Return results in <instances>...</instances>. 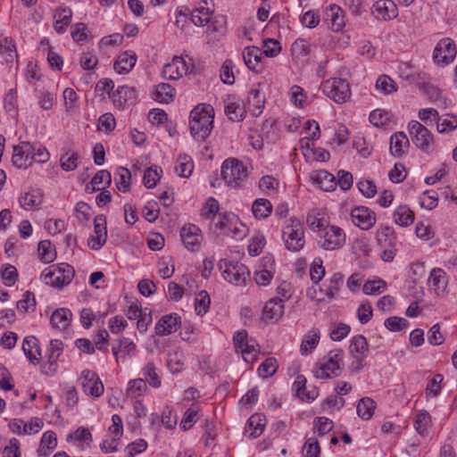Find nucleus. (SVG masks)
Here are the masks:
<instances>
[{
	"label": "nucleus",
	"instance_id": "37998d69",
	"mask_svg": "<svg viewBox=\"0 0 457 457\" xmlns=\"http://www.w3.org/2000/svg\"><path fill=\"white\" fill-rule=\"evenodd\" d=\"M264 97L261 96V93L259 89L253 88L251 89L248 96V104L250 107H253L251 110L253 115L258 116L262 113V108L264 106Z\"/></svg>",
	"mask_w": 457,
	"mask_h": 457
},
{
	"label": "nucleus",
	"instance_id": "4468645a",
	"mask_svg": "<svg viewBox=\"0 0 457 457\" xmlns=\"http://www.w3.org/2000/svg\"><path fill=\"white\" fill-rule=\"evenodd\" d=\"M181 240L189 251L199 250L203 239L200 228L194 224H187L180 230Z\"/></svg>",
	"mask_w": 457,
	"mask_h": 457
},
{
	"label": "nucleus",
	"instance_id": "58836bf2",
	"mask_svg": "<svg viewBox=\"0 0 457 457\" xmlns=\"http://www.w3.org/2000/svg\"><path fill=\"white\" fill-rule=\"evenodd\" d=\"M272 208V204L268 199L259 198L253 202L252 212L255 218L265 219L271 213Z\"/></svg>",
	"mask_w": 457,
	"mask_h": 457
},
{
	"label": "nucleus",
	"instance_id": "49530a36",
	"mask_svg": "<svg viewBox=\"0 0 457 457\" xmlns=\"http://www.w3.org/2000/svg\"><path fill=\"white\" fill-rule=\"evenodd\" d=\"M38 255L43 262H52L56 256L55 251L52 248L49 240H42L38 244Z\"/></svg>",
	"mask_w": 457,
	"mask_h": 457
},
{
	"label": "nucleus",
	"instance_id": "2eb2a0df",
	"mask_svg": "<svg viewBox=\"0 0 457 457\" xmlns=\"http://www.w3.org/2000/svg\"><path fill=\"white\" fill-rule=\"evenodd\" d=\"M353 224L361 229L368 230L376 223V214L365 206H357L351 212Z\"/></svg>",
	"mask_w": 457,
	"mask_h": 457
},
{
	"label": "nucleus",
	"instance_id": "f257e3e1",
	"mask_svg": "<svg viewBox=\"0 0 457 457\" xmlns=\"http://www.w3.org/2000/svg\"><path fill=\"white\" fill-rule=\"evenodd\" d=\"M214 110L210 104H199L190 112L189 128L195 139L204 141L213 129Z\"/></svg>",
	"mask_w": 457,
	"mask_h": 457
},
{
	"label": "nucleus",
	"instance_id": "4be33fe9",
	"mask_svg": "<svg viewBox=\"0 0 457 457\" xmlns=\"http://www.w3.org/2000/svg\"><path fill=\"white\" fill-rule=\"evenodd\" d=\"M137 56L135 53L126 51L120 54L113 64V69L120 74L129 72L135 66Z\"/></svg>",
	"mask_w": 457,
	"mask_h": 457
},
{
	"label": "nucleus",
	"instance_id": "cd10ccee",
	"mask_svg": "<svg viewBox=\"0 0 457 457\" xmlns=\"http://www.w3.org/2000/svg\"><path fill=\"white\" fill-rule=\"evenodd\" d=\"M262 53L259 47L246 46L243 52V58L245 65L251 71H259L258 66L261 62Z\"/></svg>",
	"mask_w": 457,
	"mask_h": 457
},
{
	"label": "nucleus",
	"instance_id": "5701e85b",
	"mask_svg": "<svg viewBox=\"0 0 457 457\" xmlns=\"http://www.w3.org/2000/svg\"><path fill=\"white\" fill-rule=\"evenodd\" d=\"M22 351L30 362L33 364L38 363L41 357V352L37 339L35 337L29 336L24 338L22 343Z\"/></svg>",
	"mask_w": 457,
	"mask_h": 457
},
{
	"label": "nucleus",
	"instance_id": "680f3d73",
	"mask_svg": "<svg viewBox=\"0 0 457 457\" xmlns=\"http://www.w3.org/2000/svg\"><path fill=\"white\" fill-rule=\"evenodd\" d=\"M1 276L4 285L12 287L18 278L17 269L13 265L6 264L1 270Z\"/></svg>",
	"mask_w": 457,
	"mask_h": 457
},
{
	"label": "nucleus",
	"instance_id": "69168bd1",
	"mask_svg": "<svg viewBox=\"0 0 457 457\" xmlns=\"http://www.w3.org/2000/svg\"><path fill=\"white\" fill-rule=\"evenodd\" d=\"M36 306L35 295L32 292L27 291L23 295V298L18 301L17 309L19 311H23L24 312L29 310H34Z\"/></svg>",
	"mask_w": 457,
	"mask_h": 457
},
{
	"label": "nucleus",
	"instance_id": "0e129e2a",
	"mask_svg": "<svg viewBox=\"0 0 457 457\" xmlns=\"http://www.w3.org/2000/svg\"><path fill=\"white\" fill-rule=\"evenodd\" d=\"M408 324L409 322L407 320L397 316L387 318L384 322L385 327L393 332L400 331L405 328Z\"/></svg>",
	"mask_w": 457,
	"mask_h": 457
},
{
	"label": "nucleus",
	"instance_id": "ea45409f",
	"mask_svg": "<svg viewBox=\"0 0 457 457\" xmlns=\"http://www.w3.org/2000/svg\"><path fill=\"white\" fill-rule=\"evenodd\" d=\"M194 169L192 159L187 155H179L175 165L176 173L181 178H188Z\"/></svg>",
	"mask_w": 457,
	"mask_h": 457
},
{
	"label": "nucleus",
	"instance_id": "6e6d98bb",
	"mask_svg": "<svg viewBox=\"0 0 457 457\" xmlns=\"http://www.w3.org/2000/svg\"><path fill=\"white\" fill-rule=\"evenodd\" d=\"M112 353L117 358L119 353H124L125 355H132L136 351V345L129 338L122 337L120 339L119 346L112 347Z\"/></svg>",
	"mask_w": 457,
	"mask_h": 457
},
{
	"label": "nucleus",
	"instance_id": "393cba45",
	"mask_svg": "<svg viewBox=\"0 0 457 457\" xmlns=\"http://www.w3.org/2000/svg\"><path fill=\"white\" fill-rule=\"evenodd\" d=\"M265 425L266 419L264 416L258 413L253 414L249 418L247 421L245 433L249 434L251 438H256L262 434Z\"/></svg>",
	"mask_w": 457,
	"mask_h": 457
},
{
	"label": "nucleus",
	"instance_id": "e433bc0d",
	"mask_svg": "<svg viewBox=\"0 0 457 457\" xmlns=\"http://www.w3.org/2000/svg\"><path fill=\"white\" fill-rule=\"evenodd\" d=\"M377 240L381 247L396 245V235L393 228L381 227L377 232Z\"/></svg>",
	"mask_w": 457,
	"mask_h": 457
},
{
	"label": "nucleus",
	"instance_id": "f3484780",
	"mask_svg": "<svg viewBox=\"0 0 457 457\" xmlns=\"http://www.w3.org/2000/svg\"><path fill=\"white\" fill-rule=\"evenodd\" d=\"M180 324V317L177 313L162 316L155 325V333L158 336H168L175 332Z\"/></svg>",
	"mask_w": 457,
	"mask_h": 457
},
{
	"label": "nucleus",
	"instance_id": "c9c22d12",
	"mask_svg": "<svg viewBox=\"0 0 457 457\" xmlns=\"http://www.w3.org/2000/svg\"><path fill=\"white\" fill-rule=\"evenodd\" d=\"M175 96V89L167 83H161L155 87L154 99L159 103H169Z\"/></svg>",
	"mask_w": 457,
	"mask_h": 457
},
{
	"label": "nucleus",
	"instance_id": "72a5a7b5",
	"mask_svg": "<svg viewBox=\"0 0 457 457\" xmlns=\"http://www.w3.org/2000/svg\"><path fill=\"white\" fill-rule=\"evenodd\" d=\"M305 386H306L305 377L303 375H299V376H297L295 381L293 384V389L295 391L296 395L301 400H305V399L306 400H314L318 395V392L315 390L306 392Z\"/></svg>",
	"mask_w": 457,
	"mask_h": 457
},
{
	"label": "nucleus",
	"instance_id": "6ab92c4d",
	"mask_svg": "<svg viewBox=\"0 0 457 457\" xmlns=\"http://www.w3.org/2000/svg\"><path fill=\"white\" fill-rule=\"evenodd\" d=\"M54 271V287L62 288L70 284L74 277L75 270L68 263L53 265Z\"/></svg>",
	"mask_w": 457,
	"mask_h": 457
},
{
	"label": "nucleus",
	"instance_id": "3c124183",
	"mask_svg": "<svg viewBox=\"0 0 457 457\" xmlns=\"http://www.w3.org/2000/svg\"><path fill=\"white\" fill-rule=\"evenodd\" d=\"M112 182L111 173L105 170H99L92 179L91 184L94 190H100L109 186Z\"/></svg>",
	"mask_w": 457,
	"mask_h": 457
},
{
	"label": "nucleus",
	"instance_id": "412c9836",
	"mask_svg": "<svg viewBox=\"0 0 457 457\" xmlns=\"http://www.w3.org/2000/svg\"><path fill=\"white\" fill-rule=\"evenodd\" d=\"M373 13L379 19L391 20L397 16V7L392 0H378L373 4Z\"/></svg>",
	"mask_w": 457,
	"mask_h": 457
},
{
	"label": "nucleus",
	"instance_id": "aec40b11",
	"mask_svg": "<svg viewBox=\"0 0 457 457\" xmlns=\"http://www.w3.org/2000/svg\"><path fill=\"white\" fill-rule=\"evenodd\" d=\"M283 300L280 298H271L264 305L262 309V320L264 321L278 320L284 314Z\"/></svg>",
	"mask_w": 457,
	"mask_h": 457
},
{
	"label": "nucleus",
	"instance_id": "774afa93",
	"mask_svg": "<svg viewBox=\"0 0 457 457\" xmlns=\"http://www.w3.org/2000/svg\"><path fill=\"white\" fill-rule=\"evenodd\" d=\"M305 457H320V447L316 438L311 437L306 440L303 445Z\"/></svg>",
	"mask_w": 457,
	"mask_h": 457
},
{
	"label": "nucleus",
	"instance_id": "7c9ffc66",
	"mask_svg": "<svg viewBox=\"0 0 457 457\" xmlns=\"http://www.w3.org/2000/svg\"><path fill=\"white\" fill-rule=\"evenodd\" d=\"M312 179H314L324 191H333L337 187L336 178L333 174L329 173L327 170H321L316 171L312 175Z\"/></svg>",
	"mask_w": 457,
	"mask_h": 457
},
{
	"label": "nucleus",
	"instance_id": "79ce46f5",
	"mask_svg": "<svg viewBox=\"0 0 457 457\" xmlns=\"http://www.w3.org/2000/svg\"><path fill=\"white\" fill-rule=\"evenodd\" d=\"M225 113L232 121H239L243 119L244 108L228 97L225 102Z\"/></svg>",
	"mask_w": 457,
	"mask_h": 457
},
{
	"label": "nucleus",
	"instance_id": "20e7f679",
	"mask_svg": "<svg viewBox=\"0 0 457 457\" xmlns=\"http://www.w3.org/2000/svg\"><path fill=\"white\" fill-rule=\"evenodd\" d=\"M219 267L222 270L224 279L230 284L241 287L245 286L250 280V271L243 263L220 260Z\"/></svg>",
	"mask_w": 457,
	"mask_h": 457
},
{
	"label": "nucleus",
	"instance_id": "7ed1b4c3",
	"mask_svg": "<svg viewBox=\"0 0 457 457\" xmlns=\"http://www.w3.org/2000/svg\"><path fill=\"white\" fill-rule=\"evenodd\" d=\"M344 351L342 349L331 350L322 361L319 362L318 370L315 371L317 378L325 379L338 377L341 374V363L343 361Z\"/></svg>",
	"mask_w": 457,
	"mask_h": 457
},
{
	"label": "nucleus",
	"instance_id": "c85d7f7f",
	"mask_svg": "<svg viewBox=\"0 0 457 457\" xmlns=\"http://www.w3.org/2000/svg\"><path fill=\"white\" fill-rule=\"evenodd\" d=\"M327 19L331 21V29L334 31H339L345 24V13L341 7L336 4H331L326 12Z\"/></svg>",
	"mask_w": 457,
	"mask_h": 457
},
{
	"label": "nucleus",
	"instance_id": "f8f14e48",
	"mask_svg": "<svg viewBox=\"0 0 457 457\" xmlns=\"http://www.w3.org/2000/svg\"><path fill=\"white\" fill-rule=\"evenodd\" d=\"M79 384L87 395L94 397H99L104 393V385L93 370H83L79 378Z\"/></svg>",
	"mask_w": 457,
	"mask_h": 457
},
{
	"label": "nucleus",
	"instance_id": "052dcab7",
	"mask_svg": "<svg viewBox=\"0 0 457 457\" xmlns=\"http://www.w3.org/2000/svg\"><path fill=\"white\" fill-rule=\"evenodd\" d=\"M210 296L206 291H201L195 302V310L198 315L205 314L210 306Z\"/></svg>",
	"mask_w": 457,
	"mask_h": 457
},
{
	"label": "nucleus",
	"instance_id": "9d476101",
	"mask_svg": "<svg viewBox=\"0 0 457 457\" xmlns=\"http://www.w3.org/2000/svg\"><path fill=\"white\" fill-rule=\"evenodd\" d=\"M455 44L449 37L441 39L436 46L433 52L434 62L443 66L452 62L455 58Z\"/></svg>",
	"mask_w": 457,
	"mask_h": 457
},
{
	"label": "nucleus",
	"instance_id": "13d9d810",
	"mask_svg": "<svg viewBox=\"0 0 457 457\" xmlns=\"http://www.w3.org/2000/svg\"><path fill=\"white\" fill-rule=\"evenodd\" d=\"M306 223L311 229L319 233L328 226V222L324 219L318 217L316 211H312L307 214Z\"/></svg>",
	"mask_w": 457,
	"mask_h": 457
},
{
	"label": "nucleus",
	"instance_id": "a18cd8bd",
	"mask_svg": "<svg viewBox=\"0 0 457 457\" xmlns=\"http://www.w3.org/2000/svg\"><path fill=\"white\" fill-rule=\"evenodd\" d=\"M57 445V438L54 432L49 430L43 434V436L40 441V448L38 449V454L43 456H47L48 453L44 452V449L46 448L47 451L54 450Z\"/></svg>",
	"mask_w": 457,
	"mask_h": 457
},
{
	"label": "nucleus",
	"instance_id": "2f4dec72",
	"mask_svg": "<svg viewBox=\"0 0 457 457\" xmlns=\"http://www.w3.org/2000/svg\"><path fill=\"white\" fill-rule=\"evenodd\" d=\"M394 220L397 225L408 227L414 221V213L406 205H400L394 212Z\"/></svg>",
	"mask_w": 457,
	"mask_h": 457
},
{
	"label": "nucleus",
	"instance_id": "603ef678",
	"mask_svg": "<svg viewBox=\"0 0 457 457\" xmlns=\"http://www.w3.org/2000/svg\"><path fill=\"white\" fill-rule=\"evenodd\" d=\"M333 421L327 417H318L313 421V431L320 436H322L331 431Z\"/></svg>",
	"mask_w": 457,
	"mask_h": 457
},
{
	"label": "nucleus",
	"instance_id": "e2e57ef3",
	"mask_svg": "<svg viewBox=\"0 0 457 457\" xmlns=\"http://www.w3.org/2000/svg\"><path fill=\"white\" fill-rule=\"evenodd\" d=\"M429 423L430 416L426 411H420L417 413L414 428L419 434L424 435Z\"/></svg>",
	"mask_w": 457,
	"mask_h": 457
},
{
	"label": "nucleus",
	"instance_id": "f03ea898",
	"mask_svg": "<svg viewBox=\"0 0 457 457\" xmlns=\"http://www.w3.org/2000/svg\"><path fill=\"white\" fill-rule=\"evenodd\" d=\"M286 248L290 252H299L305 244L304 229L302 222L296 218H290L282 231Z\"/></svg>",
	"mask_w": 457,
	"mask_h": 457
},
{
	"label": "nucleus",
	"instance_id": "0eeeda50",
	"mask_svg": "<svg viewBox=\"0 0 457 457\" xmlns=\"http://www.w3.org/2000/svg\"><path fill=\"white\" fill-rule=\"evenodd\" d=\"M409 134L413 144L425 153L432 151L434 137L430 131L420 122L411 120L408 124Z\"/></svg>",
	"mask_w": 457,
	"mask_h": 457
},
{
	"label": "nucleus",
	"instance_id": "de8ad7c7",
	"mask_svg": "<svg viewBox=\"0 0 457 457\" xmlns=\"http://www.w3.org/2000/svg\"><path fill=\"white\" fill-rule=\"evenodd\" d=\"M162 172V170L157 166L146 169L143 178L144 185L147 188H154L160 180Z\"/></svg>",
	"mask_w": 457,
	"mask_h": 457
},
{
	"label": "nucleus",
	"instance_id": "b1692460",
	"mask_svg": "<svg viewBox=\"0 0 457 457\" xmlns=\"http://www.w3.org/2000/svg\"><path fill=\"white\" fill-rule=\"evenodd\" d=\"M428 284L436 295L444 294L447 287V278L445 270L440 268L433 269L430 272Z\"/></svg>",
	"mask_w": 457,
	"mask_h": 457
},
{
	"label": "nucleus",
	"instance_id": "a878e982",
	"mask_svg": "<svg viewBox=\"0 0 457 457\" xmlns=\"http://www.w3.org/2000/svg\"><path fill=\"white\" fill-rule=\"evenodd\" d=\"M410 145L409 139L403 132H395L390 138V152L394 156L401 157Z\"/></svg>",
	"mask_w": 457,
	"mask_h": 457
},
{
	"label": "nucleus",
	"instance_id": "4d7b16f0",
	"mask_svg": "<svg viewBox=\"0 0 457 457\" xmlns=\"http://www.w3.org/2000/svg\"><path fill=\"white\" fill-rule=\"evenodd\" d=\"M343 283V275L341 273H335L330 278L328 284L326 286L325 295L332 299L339 291L340 285Z\"/></svg>",
	"mask_w": 457,
	"mask_h": 457
},
{
	"label": "nucleus",
	"instance_id": "39448f33",
	"mask_svg": "<svg viewBox=\"0 0 457 457\" xmlns=\"http://www.w3.org/2000/svg\"><path fill=\"white\" fill-rule=\"evenodd\" d=\"M223 179L232 188H237L247 176V170L244 164L237 159H227L221 166Z\"/></svg>",
	"mask_w": 457,
	"mask_h": 457
},
{
	"label": "nucleus",
	"instance_id": "338daca9",
	"mask_svg": "<svg viewBox=\"0 0 457 457\" xmlns=\"http://www.w3.org/2000/svg\"><path fill=\"white\" fill-rule=\"evenodd\" d=\"M232 68L233 62L231 60H226L222 64L220 76L223 83L232 85L235 82Z\"/></svg>",
	"mask_w": 457,
	"mask_h": 457
},
{
	"label": "nucleus",
	"instance_id": "c756f323",
	"mask_svg": "<svg viewBox=\"0 0 457 457\" xmlns=\"http://www.w3.org/2000/svg\"><path fill=\"white\" fill-rule=\"evenodd\" d=\"M72 12L70 8H61L58 9L54 15V29L58 33H63L66 30V28L70 25L71 21Z\"/></svg>",
	"mask_w": 457,
	"mask_h": 457
},
{
	"label": "nucleus",
	"instance_id": "ddd939ff",
	"mask_svg": "<svg viewBox=\"0 0 457 457\" xmlns=\"http://www.w3.org/2000/svg\"><path fill=\"white\" fill-rule=\"evenodd\" d=\"M192 71L183 57L175 56L172 62L163 66L162 74L164 79L176 80Z\"/></svg>",
	"mask_w": 457,
	"mask_h": 457
},
{
	"label": "nucleus",
	"instance_id": "a19ab883",
	"mask_svg": "<svg viewBox=\"0 0 457 457\" xmlns=\"http://www.w3.org/2000/svg\"><path fill=\"white\" fill-rule=\"evenodd\" d=\"M376 403L370 397L361 398L357 405V414L362 420H370L375 411Z\"/></svg>",
	"mask_w": 457,
	"mask_h": 457
},
{
	"label": "nucleus",
	"instance_id": "423d86ee",
	"mask_svg": "<svg viewBox=\"0 0 457 457\" xmlns=\"http://www.w3.org/2000/svg\"><path fill=\"white\" fill-rule=\"evenodd\" d=\"M319 245L327 251H334L343 247L346 236L345 231L335 225L327 226L319 235Z\"/></svg>",
	"mask_w": 457,
	"mask_h": 457
},
{
	"label": "nucleus",
	"instance_id": "c03bdc74",
	"mask_svg": "<svg viewBox=\"0 0 457 457\" xmlns=\"http://www.w3.org/2000/svg\"><path fill=\"white\" fill-rule=\"evenodd\" d=\"M20 204L26 210L38 206L42 203V195L37 190L26 193L20 198Z\"/></svg>",
	"mask_w": 457,
	"mask_h": 457
},
{
	"label": "nucleus",
	"instance_id": "5fc2aeb1",
	"mask_svg": "<svg viewBox=\"0 0 457 457\" xmlns=\"http://www.w3.org/2000/svg\"><path fill=\"white\" fill-rule=\"evenodd\" d=\"M376 88L383 94H391L397 89L395 82L388 76L382 75L378 77L376 82Z\"/></svg>",
	"mask_w": 457,
	"mask_h": 457
},
{
	"label": "nucleus",
	"instance_id": "8fccbe9b",
	"mask_svg": "<svg viewBox=\"0 0 457 457\" xmlns=\"http://www.w3.org/2000/svg\"><path fill=\"white\" fill-rule=\"evenodd\" d=\"M143 375L145 382L154 387L161 386V378L156 372V368L154 362H148L143 369Z\"/></svg>",
	"mask_w": 457,
	"mask_h": 457
},
{
	"label": "nucleus",
	"instance_id": "1a4fd4ad",
	"mask_svg": "<svg viewBox=\"0 0 457 457\" xmlns=\"http://www.w3.org/2000/svg\"><path fill=\"white\" fill-rule=\"evenodd\" d=\"M233 343L235 349L241 353L246 362L251 363L256 361V356L260 351L259 345L253 339H248L245 330L237 332L233 337Z\"/></svg>",
	"mask_w": 457,
	"mask_h": 457
},
{
	"label": "nucleus",
	"instance_id": "9b49d317",
	"mask_svg": "<svg viewBox=\"0 0 457 457\" xmlns=\"http://www.w3.org/2000/svg\"><path fill=\"white\" fill-rule=\"evenodd\" d=\"M35 145L29 142H21L18 145H13V154L12 162L19 169H26L34 160Z\"/></svg>",
	"mask_w": 457,
	"mask_h": 457
},
{
	"label": "nucleus",
	"instance_id": "864d4df0",
	"mask_svg": "<svg viewBox=\"0 0 457 457\" xmlns=\"http://www.w3.org/2000/svg\"><path fill=\"white\" fill-rule=\"evenodd\" d=\"M234 223H238V218L234 213H223L215 226L222 230L224 234L229 236Z\"/></svg>",
	"mask_w": 457,
	"mask_h": 457
},
{
	"label": "nucleus",
	"instance_id": "a211bd4d",
	"mask_svg": "<svg viewBox=\"0 0 457 457\" xmlns=\"http://www.w3.org/2000/svg\"><path fill=\"white\" fill-rule=\"evenodd\" d=\"M112 98L115 106L124 109L127 104L136 101L137 91L134 87L120 86L112 93Z\"/></svg>",
	"mask_w": 457,
	"mask_h": 457
},
{
	"label": "nucleus",
	"instance_id": "6e6552de",
	"mask_svg": "<svg viewBox=\"0 0 457 457\" xmlns=\"http://www.w3.org/2000/svg\"><path fill=\"white\" fill-rule=\"evenodd\" d=\"M323 93L337 104L345 103L351 96L349 84L345 79L333 78L322 83Z\"/></svg>",
	"mask_w": 457,
	"mask_h": 457
},
{
	"label": "nucleus",
	"instance_id": "f704fd0d",
	"mask_svg": "<svg viewBox=\"0 0 457 457\" xmlns=\"http://www.w3.org/2000/svg\"><path fill=\"white\" fill-rule=\"evenodd\" d=\"M369 353V344L365 337L361 335L354 336L349 345V353L351 355H363L366 357Z\"/></svg>",
	"mask_w": 457,
	"mask_h": 457
},
{
	"label": "nucleus",
	"instance_id": "bb28decb",
	"mask_svg": "<svg viewBox=\"0 0 457 457\" xmlns=\"http://www.w3.org/2000/svg\"><path fill=\"white\" fill-rule=\"evenodd\" d=\"M72 319V312L66 308L55 310L50 318V322L54 328L65 329L69 327Z\"/></svg>",
	"mask_w": 457,
	"mask_h": 457
},
{
	"label": "nucleus",
	"instance_id": "4c0bfd02",
	"mask_svg": "<svg viewBox=\"0 0 457 457\" xmlns=\"http://www.w3.org/2000/svg\"><path fill=\"white\" fill-rule=\"evenodd\" d=\"M212 16V12L206 6H200L195 8L190 12V20L195 26H205L209 23Z\"/></svg>",
	"mask_w": 457,
	"mask_h": 457
},
{
	"label": "nucleus",
	"instance_id": "dca6fc26",
	"mask_svg": "<svg viewBox=\"0 0 457 457\" xmlns=\"http://www.w3.org/2000/svg\"><path fill=\"white\" fill-rule=\"evenodd\" d=\"M94 231L96 237H92L88 242V245L94 249H100L106 242V217L104 214L97 215L94 220Z\"/></svg>",
	"mask_w": 457,
	"mask_h": 457
},
{
	"label": "nucleus",
	"instance_id": "bf43d9fd",
	"mask_svg": "<svg viewBox=\"0 0 457 457\" xmlns=\"http://www.w3.org/2000/svg\"><path fill=\"white\" fill-rule=\"evenodd\" d=\"M130 171L123 167H120L118 170V178L115 179L116 186L118 189L121 192H127L129 190L130 187Z\"/></svg>",
	"mask_w": 457,
	"mask_h": 457
},
{
	"label": "nucleus",
	"instance_id": "473e14b6",
	"mask_svg": "<svg viewBox=\"0 0 457 457\" xmlns=\"http://www.w3.org/2000/svg\"><path fill=\"white\" fill-rule=\"evenodd\" d=\"M320 332L315 329L308 331L303 337L300 345V352L302 355L309 354L319 344Z\"/></svg>",
	"mask_w": 457,
	"mask_h": 457
},
{
	"label": "nucleus",
	"instance_id": "09e8293b",
	"mask_svg": "<svg viewBox=\"0 0 457 457\" xmlns=\"http://www.w3.org/2000/svg\"><path fill=\"white\" fill-rule=\"evenodd\" d=\"M278 361L275 358H267L258 368L260 377L266 378L272 377L278 370Z\"/></svg>",
	"mask_w": 457,
	"mask_h": 457
}]
</instances>
